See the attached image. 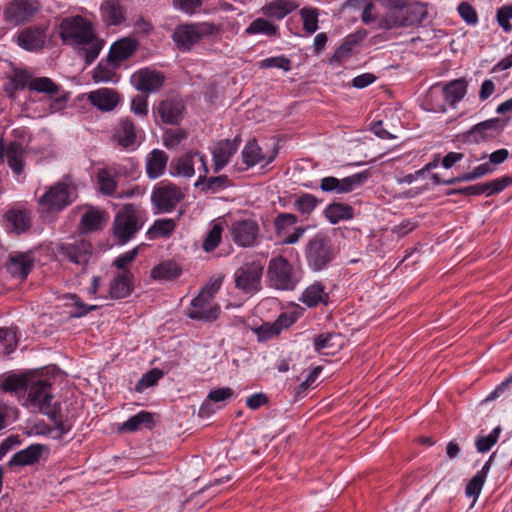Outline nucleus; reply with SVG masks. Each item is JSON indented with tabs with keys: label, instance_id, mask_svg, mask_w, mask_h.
I'll return each mask as SVG.
<instances>
[{
	"label": "nucleus",
	"instance_id": "obj_15",
	"mask_svg": "<svg viewBox=\"0 0 512 512\" xmlns=\"http://www.w3.org/2000/svg\"><path fill=\"white\" fill-rule=\"evenodd\" d=\"M137 133L134 122L128 117H123L113 128L112 140L122 149L134 150L137 146Z\"/></svg>",
	"mask_w": 512,
	"mask_h": 512
},
{
	"label": "nucleus",
	"instance_id": "obj_58",
	"mask_svg": "<svg viewBox=\"0 0 512 512\" xmlns=\"http://www.w3.org/2000/svg\"><path fill=\"white\" fill-rule=\"evenodd\" d=\"M509 185H512L510 177L503 176L501 178L494 179L488 183L482 184V187H484V193H486L487 196H490L503 191Z\"/></svg>",
	"mask_w": 512,
	"mask_h": 512
},
{
	"label": "nucleus",
	"instance_id": "obj_35",
	"mask_svg": "<svg viewBox=\"0 0 512 512\" xmlns=\"http://www.w3.org/2000/svg\"><path fill=\"white\" fill-rule=\"evenodd\" d=\"M133 275L130 271L118 273L110 285V296L114 299H122L130 295Z\"/></svg>",
	"mask_w": 512,
	"mask_h": 512
},
{
	"label": "nucleus",
	"instance_id": "obj_11",
	"mask_svg": "<svg viewBox=\"0 0 512 512\" xmlns=\"http://www.w3.org/2000/svg\"><path fill=\"white\" fill-rule=\"evenodd\" d=\"M212 33V26L207 23L181 24L173 33V40L183 51H189L202 37Z\"/></svg>",
	"mask_w": 512,
	"mask_h": 512
},
{
	"label": "nucleus",
	"instance_id": "obj_5",
	"mask_svg": "<svg viewBox=\"0 0 512 512\" xmlns=\"http://www.w3.org/2000/svg\"><path fill=\"white\" fill-rule=\"evenodd\" d=\"M77 198L76 187L71 180L65 179L52 185L38 200L46 212H58L72 204Z\"/></svg>",
	"mask_w": 512,
	"mask_h": 512
},
{
	"label": "nucleus",
	"instance_id": "obj_39",
	"mask_svg": "<svg viewBox=\"0 0 512 512\" xmlns=\"http://www.w3.org/2000/svg\"><path fill=\"white\" fill-rule=\"evenodd\" d=\"M378 27L386 30L404 27L403 3L389 8L387 13L379 20Z\"/></svg>",
	"mask_w": 512,
	"mask_h": 512
},
{
	"label": "nucleus",
	"instance_id": "obj_26",
	"mask_svg": "<svg viewBox=\"0 0 512 512\" xmlns=\"http://www.w3.org/2000/svg\"><path fill=\"white\" fill-rule=\"evenodd\" d=\"M137 49V41L131 38H123L112 44L107 61L118 67L120 63L129 57Z\"/></svg>",
	"mask_w": 512,
	"mask_h": 512
},
{
	"label": "nucleus",
	"instance_id": "obj_32",
	"mask_svg": "<svg viewBox=\"0 0 512 512\" xmlns=\"http://www.w3.org/2000/svg\"><path fill=\"white\" fill-rule=\"evenodd\" d=\"M44 446L40 444H32L27 448L15 453L8 462L10 468L16 466H30L37 463L42 455Z\"/></svg>",
	"mask_w": 512,
	"mask_h": 512
},
{
	"label": "nucleus",
	"instance_id": "obj_51",
	"mask_svg": "<svg viewBox=\"0 0 512 512\" xmlns=\"http://www.w3.org/2000/svg\"><path fill=\"white\" fill-rule=\"evenodd\" d=\"M297 223V216L292 213H280L274 221L275 231L278 236H283L286 230Z\"/></svg>",
	"mask_w": 512,
	"mask_h": 512
},
{
	"label": "nucleus",
	"instance_id": "obj_46",
	"mask_svg": "<svg viewBox=\"0 0 512 512\" xmlns=\"http://www.w3.org/2000/svg\"><path fill=\"white\" fill-rule=\"evenodd\" d=\"M175 229V222L172 219L156 220L149 228L147 234L151 239L157 237H168Z\"/></svg>",
	"mask_w": 512,
	"mask_h": 512
},
{
	"label": "nucleus",
	"instance_id": "obj_53",
	"mask_svg": "<svg viewBox=\"0 0 512 512\" xmlns=\"http://www.w3.org/2000/svg\"><path fill=\"white\" fill-rule=\"evenodd\" d=\"M318 205V199L312 194H303L295 201V208L302 214L309 215Z\"/></svg>",
	"mask_w": 512,
	"mask_h": 512
},
{
	"label": "nucleus",
	"instance_id": "obj_56",
	"mask_svg": "<svg viewBox=\"0 0 512 512\" xmlns=\"http://www.w3.org/2000/svg\"><path fill=\"white\" fill-rule=\"evenodd\" d=\"M163 376V372L157 368H154L145 373L141 379L137 382L135 390L138 392L151 387L157 383V381Z\"/></svg>",
	"mask_w": 512,
	"mask_h": 512
},
{
	"label": "nucleus",
	"instance_id": "obj_2",
	"mask_svg": "<svg viewBox=\"0 0 512 512\" xmlns=\"http://www.w3.org/2000/svg\"><path fill=\"white\" fill-rule=\"evenodd\" d=\"M468 83L464 78H459L447 84L433 85L427 94V103L430 110L444 113L447 106L455 108L467 93Z\"/></svg>",
	"mask_w": 512,
	"mask_h": 512
},
{
	"label": "nucleus",
	"instance_id": "obj_48",
	"mask_svg": "<svg viewBox=\"0 0 512 512\" xmlns=\"http://www.w3.org/2000/svg\"><path fill=\"white\" fill-rule=\"evenodd\" d=\"M318 9L314 7H304L300 10V16L303 21V29L313 34L318 30Z\"/></svg>",
	"mask_w": 512,
	"mask_h": 512
},
{
	"label": "nucleus",
	"instance_id": "obj_63",
	"mask_svg": "<svg viewBox=\"0 0 512 512\" xmlns=\"http://www.w3.org/2000/svg\"><path fill=\"white\" fill-rule=\"evenodd\" d=\"M485 480L482 479V475H474L471 480L468 482L465 488V493L468 497H472L477 499L480 495Z\"/></svg>",
	"mask_w": 512,
	"mask_h": 512
},
{
	"label": "nucleus",
	"instance_id": "obj_41",
	"mask_svg": "<svg viewBox=\"0 0 512 512\" xmlns=\"http://www.w3.org/2000/svg\"><path fill=\"white\" fill-rule=\"evenodd\" d=\"M154 424L153 415L147 411H140L136 415L129 418L120 427L122 432H135L140 429L141 426L151 428Z\"/></svg>",
	"mask_w": 512,
	"mask_h": 512
},
{
	"label": "nucleus",
	"instance_id": "obj_20",
	"mask_svg": "<svg viewBox=\"0 0 512 512\" xmlns=\"http://www.w3.org/2000/svg\"><path fill=\"white\" fill-rule=\"evenodd\" d=\"M199 167L200 175L195 182V187H200L201 191L207 193H216L229 186V178L226 175H219L214 177H207L209 172L206 157H200Z\"/></svg>",
	"mask_w": 512,
	"mask_h": 512
},
{
	"label": "nucleus",
	"instance_id": "obj_1",
	"mask_svg": "<svg viewBox=\"0 0 512 512\" xmlns=\"http://www.w3.org/2000/svg\"><path fill=\"white\" fill-rule=\"evenodd\" d=\"M59 35L63 43L83 47L87 64H91L99 55L103 43L94 33L92 25L81 16L64 18L59 26Z\"/></svg>",
	"mask_w": 512,
	"mask_h": 512
},
{
	"label": "nucleus",
	"instance_id": "obj_4",
	"mask_svg": "<svg viewBox=\"0 0 512 512\" xmlns=\"http://www.w3.org/2000/svg\"><path fill=\"white\" fill-rule=\"evenodd\" d=\"M27 405L49 416L54 422L60 419L59 409L52 403L51 385L47 380L39 379L26 384Z\"/></svg>",
	"mask_w": 512,
	"mask_h": 512
},
{
	"label": "nucleus",
	"instance_id": "obj_34",
	"mask_svg": "<svg viewBox=\"0 0 512 512\" xmlns=\"http://www.w3.org/2000/svg\"><path fill=\"white\" fill-rule=\"evenodd\" d=\"M25 151L22 145L16 141L10 142L6 146L4 160L6 159L8 166L16 175H20L24 169Z\"/></svg>",
	"mask_w": 512,
	"mask_h": 512
},
{
	"label": "nucleus",
	"instance_id": "obj_25",
	"mask_svg": "<svg viewBox=\"0 0 512 512\" xmlns=\"http://www.w3.org/2000/svg\"><path fill=\"white\" fill-rule=\"evenodd\" d=\"M89 102L103 112H110L119 103V95L116 91L108 88H100L88 94Z\"/></svg>",
	"mask_w": 512,
	"mask_h": 512
},
{
	"label": "nucleus",
	"instance_id": "obj_12",
	"mask_svg": "<svg viewBox=\"0 0 512 512\" xmlns=\"http://www.w3.org/2000/svg\"><path fill=\"white\" fill-rule=\"evenodd\" d=\"M368 178V171L355 173L342 179L327 176L321 179L319 188L325 193L347 194L361 187Z\"/></svg>",
	"mask_w": 512,
	"mask_h": 512
},
{
	"label": "nucleus",
	"instance_id": "obj_44",
	"mask_svg": "<svg viewBox=\"0 0 512 512\" xmlns=\"http://www.w3.org/2000/svg\"><path fill=\"white\" fill-rule=\"evenodd\" d=\"M99 191L106 196H114L117 188L115 176L107 169H100L96 175Z\"/></svg>",
	"mask_w": 512,
	"mask_h": 512
},
{
	"label": "nucleus",
	"instance_id": "obj_8",
	"mask_svg": "<svg viewBox=\"0 0 512 512\" xmlns=\"http://www.w3.org/2000/svg\"><path fill=\"white\" fill-rule=\"evenodd\" d=\"M29 91L43 94L48 101L49 113L63 110L69 99V94L48 77H31Z\"/></svg>",
	"mask_w": 512,
	"mask_h": 512
},
{
	"label": "nucleus",
	"instance_id": "obj_57",
	"mask_svg": "<svg viewBox=\"0 0 512 512\" xmlns=\"http://www.w3.org/2000/svg\"><path fill=\"white\" fill-rule=\"evenodd\" d=\"M284 317H278L273 323H264L258 329V336L261 340H267L274 336H277L281 332V325H283Z\"/></svg>",
	"mask_w": 512,
	"mask_h": 512
},
{
	"label": "nucleus",
	"instance_id": "obj_14",
	"mask_svg": "<svg viewBox=\"0 0 512 512\" xmlns=\"http://www.w3.org/2000/svg\"><path fill=\"white\" fill-rule=\"evenodd\" d=\"M40 9L37 0H12L4 10L5 20L19 25L29 21Z\"/></svg>",
	"mask_w": 512,
	"mask_h": 512
},
{
	"label": "nucleus",
	"instance_id": "obj_23",
	"mask_svg": "<svg viewBox=\"0 0 512 512\" xmlns=\"http://www.w3.org/2000/svg\"><path fill=\"white\" fill-rule=\"evenodd\" d=\"M239 141L235 138L233 141L229 139L221 140L215 146L213 156V171L219 173L231 160V157L238 149Z\"/></svg>",
	"mask_w": 512,
	"mask_h": 512
},
{
	"label": "nucleus",
	"instance_id": "obj_28",
	"mask_svg": "<svg viewBox=\"0 0 512 512\" xmlns=\"http://www.w3.org/2000/svg\"><path fill=\"white\" fill-rule=\"evenodd\" d=\"M31 77L32 75L26 70L13 69L4 83V92L9 98L14 99L17 91L23 90L25 87L29 88Z\"/></svg>",
	"mask_w": 512,
	"mask_h": 512
},
{
	"label": "nucleus",
	"instance_id": "obj_19",
	"mask_svg": "<svg viewBox=\"0 0 512 512\" xmlns=\"http://www.w3.org/2000/svg\"><path fill=\"white\" fill-rule=\"evenodd\" d=\"M209 298L199 294L191 302L187 315L193 320H201L212 322L216 320L220 313V308L217 305H210Z\"/></svg>",
	"mask_w": 512,
	"mask_h": 512
},
{
	"label": "nucleus",
	"instance_id": "obj_42",
	"mask_svg": "<svg viewBox=\"0 0 512 512\" xmlns=\"http://www.w3.org/2000/svg\"><path fill=\"white\" fill-rule=\"evenodd\" d=\"M5 218L17 234L25 232L30 227V217L26 211L9 210L5 214Z\"/></svg>",
	"mask_w": 512,
	"mask_h": 512
},
{
	"label": "nucleus",
	"instance_id": "obj_52",
	"mask_svg": "<svg viewBox=\"0 0 512 512\" xmlns=\"http://www.w3.org/2000/svg\"><path fill=\"white\" fill-rule=\"evenodd\" d=\"M259 68L267 69V68H278L284 71H289L291 69V61L284 55L275 56L263 59L259 62Z\"/></svg>",
	"mask_w": 512,
	"mask_h": 512
},
{
	"label": "nucleus",
	"instance_id": "obj_31",
	"mask_svg": "<svg viewBox=\"0 0 512 512\" xmlns=\"http://www.w3.org/2000/svg\"><path fill=\"white\" fill-rule=\"evenodd\" d=\"M200 157H205L198 151H190L178 157L172 162V175L190 178L195 174L194 164L197 159L200 162Z\"/></svg>",
	"mask_w": 512,
	"mask_h": 512
},
{
	"label": "nucleus",
	"instance_id": "obj_55",
	"mask_svg": "<svg viewBox=\"0 0 512 512\" xmlns=\"http://www.w3.org/2000/svg\"><path fill=\"white\" fill-rule=\"evenodd\" d=\"M186 138L187 133L183 129H169L163 135V143L168 149H173Z\"/></svg>",
	"mask_w": 512,
	"mask_h": 512
},
{
	"label": "nucleus",
	"instance_id": "obj_18",
	"mask_svg": "<svg viewBox=\"0 0 512 512\" xmlns=\"http://www.w3.org/2000/svg\"><path fill=\"white\" fill-rule=\"evenodd\" d=\"M47 27L34 25L23 29L17 36V44L27 51H38L44 47Z\"/></svg>",
	"mask_w": 512,
	"mask_h": 512
},
{
	"label": "nucleus",
	"instance_id": "obj_21",
	"mask_svg": "<svg viewBox=\"0 0 512 512\" xmlns=\"http://www.w3.org/2000/svg\"><path fill=\"white\" fill-rule=\"evenodd\" d=\"M34 265V259L30 253L16 252L10 254L6 262L7 272L16 279L24 280L29 275Z\"/></svg>",
	"mask_w": 512,
	"mask_h": 512
},
{
	"label": "nucleus",
	"instance_id": "obj_60",
	"mask_svg": "<svg viewBox=\"0 0 512 512\" xmlns=\"http://www.w3.org/2000/svg\"><path fill=\"white\" fill-rule=\"evenodd\" d=\"M354 44V40H352L351 38H347L346 41L339 48L336 49V51L334 52L333 56L330 59V62H336L338 64L344 62L351 56Z\"/></svg>",
	"mask_w": 512,
	"mask_h": 512
},
{
	"label": "nucleus",
	"instance_id": "obj_13",
	"mask_svg": "<svg viewBox=\"0 0 512 512\" xmlns=\"http://www.w3.org/2000/svg\"><path fill=\"white\" fill-rule=\"evenodd\" d=\"M229 231L236 245L254 247L258 243L260 226L254 219H241L232 222Z\"/></svg>",
	"mask_w": 512,
	"mask_h": 512
},
{
	"label": "nucleus",
	"instance_id": "obj_29",
	"mask_svg": "<svg viewBox=\"0 0 512 512\" xmlns=\"http://www.w3.org/2000/svg\"><path fill=\"white\" fill-rule=\"evenodd\" d=\"M168 154L160 149H153L146 157V173L148 178L157 179L161 177L167 167Z\"/></svg>",
	"mask_w": 512,
	"mask_h": 512
},
{
	"label": "nucleus",
	"instance_id": "obj_7",
	"mask_svg": "<svg viewBox=\"0 0 512 512\" xmlns=\"http://www.w3.org/2000/svg\"><path fill=\"white\" fill-rule=\"evenodd\" d=\"M267 277L270 286L278 290H294L299 282L293 265L283 256L273 257L269 261Z\"/></svg>",
	"mask_w": 512,
	"mask_h": 512
},
{
	"label": "nucleus",
	"instance_id": "obj_27",
	"mask_svg": "<svg viewBox=\"0 0 512 512\" xmlns=\"http://www.w3.org/2000/svg\"><path fill=\"white\" fill-rule=\"evenodd\" d=\"M108 220L105 211L98 208H89L81 217L79 229L82 233H91L101 230Z\"/></svg>",
	"mask_w": 512,
	"mask_h": 512
},
{
	"label": "nucleus",
	"instance_id": "obj_38",
	"mask_svg": "<svg viewBox=\"0 0 512 512\" xmlns=\"http://www.w3.org/2000/svg\"><path fill=\"white\" fill-rule=\"evenodd\" d=\"M247 35L263 34L268 37H279V27L266 18L259 17L245 29Z\"/></svg>",
	"mask_w": 512,
	"mask_h": 512
},
{
	"label": "nucleus",
	"instance_id": "obj_33",
	"mask_svg": "<svg viewBox=\"0 0 512 512\" xmlns=\"http://www.w3.org/2000/svg\"><path fill=\"white\" fill-rule=\"evenodd\" d=\"M100 10L104 22L108 25H119L125 20V10L119 0H105Z\"/></svg>",
	"mask_w": 512,
	"mask_h": 512
},
{
	"label": "nucleus",
	"instance_id": "obj_30",
	"mask_svg": "<svg viewBox=\"0 0 512 512\" xmlns=\"http://www.w3.org/2000/svg\"><path fill=\"white\" fill-rule=\"evenodd\" d=\"M299 4L294 0H273L265 4L261 11L263 15L270 19L282 20L288 14L298 8Z\"/></svg>",
	"mask_w": 512,
	"mask_h": 512
},
{
	"label": "nucleus",
	"instance_id": "obj_24",
	"mask_svg": "<svg viewBox=\"0 0 512 512\" xmlns=\"http://www.w3.org/2000/svg\"><path fill=\"white\" fill-rule=\"evenodd\" d=\"M154 113L163 123L176 125L183 117L184 105L179 100H163L158 104Z\"/></svg>",
	"mask_w": 512,
	"mask_h": 512
},
{
	"label": "nucleus",
	"instance_id": "obj_45",
	"mask_svg": "<svg viewBox=\"0 0 512 512\" xmlns=\"http://www.w3.org/2000/svg\"><path fill=\"white\" fill-rule=\"evenodd\" d=\"M243 162L249 166H255L264 160L262 150L257 144L256 140H250L242 151Z\"/></svg>",
	"mask_w": 512,
	"mask_h": 512
},
{
	"label": "nucleus",
	"instance_id": "obj_47",
	"mask_svg": "<svg viewBox=\"0 0 512 512\" xmlns=\"http://www.w3.org/2000/svg\"><path fill=\"white\" fill-rule=\"evenodd\" d=\"M17 346L16 332L12 328H0V355L5 356Z\"/></svg>",
	"mask_w": 512,
	"mask_h": 512
},
{
	"label": "nucleus",
	"instance_id": "obj_50",
	"mask_svg": "<svg viewBox=\"0 0 512 512\" xmlns=\"http://www.w3.org/2000/svg\"><path fill=\"white\" fill-rule=\"evenodd\" d=\"M322 371L321 366L315 367L312 371L309 372L306 379L298 385L295 390V396L298 398H302L307 394V391L316 387V380L319 377Z\"/></svg>",
	"mask_w": 512,
	"mask_h": 512
},
{
	"label": "nucleus",
	"instance_id": "obj_3",
	"mask_svg": "<svg viewBox=\"0 0 512 512\" xmlns=\"http://www.w3.org/2000/svg\"><path fill=\"white\" fill-rule=\"evenodd\" d=\"M146 214L139 206L135 204H125L117 212L114 223L113 233L120 244L127 243L143 227Z\"/></svg>",
	"mask_w": 512,
	"mask_h": 512
},
{
	"label": "nucleus",
	"instance_id": "obj_49",
	"mask_svg": "<svg viewBox=\"0 0 512 512\" xmlns=\"http://www.w3.org/2000/svg\"><path fill=\"white\" fill-rule=\"evenodd\" d=\"M501 427H495L492 432L486 436H479L475 441V446L478 452H488L498 441L501 434Z\"/></svg>",
	"mask_w": 512,
	"mask_h": 512
},
{
	"label": "nucleus",
	"instance_id": "obj_61",
	"mask_svg": "<svg viewBox=\"0 0 512 512\" xmlns=\"http://www.w3.org/2000/svg\"><path fill=\"white\" fill-rule=\"evenodd\" d=\"M116 67L114 66V68H110L108 66V64H104L103 62H100L97 67L94 69V72H93V79L95 82H109V81H113L116 73H115V69Z\"/></svg>",
	"mask_w": 512,
	"mask_h": 512
},
{
	"label": "nucleus",
	"instance_id": "obj_6",
	"mask_svg": "<svg viewBox=\"0 0 512 512\" xmlns=\"http://www.w3.org/2000/svg\"><path fill=\"white\" fill-rule=\"evenodd\" d=\"M335 251L330 238L324 234H316L306 245L305 257L313 271H321L333 260Z\"/></svg>",
	"mask_w": 512,
	"mask_h": 512
},
{
	"label": "nucleus",
	"instance_id": "obj_62",
	"mask_svg": "<svg viewBox=\"0 0 512 512\" xmlns=\"http://www.w3.org/2000/svg\"><path fill=\"white\" fill-rule=\"evenodd\" d=\"M510 19H512L511 5H504L497 10V22L505 32H509L512 29V26L509 22Z\"/></svg>",
	"mask_w": 512,
	"mask_h": 512
},
{
	"label": "nucleus",
	"instance_id": "obj_37",
	"mask_svg": "<svg viewBox=\"0 0 512 512\" xmlns=\"http://www.w3.org/2000/svg\"><path fill=\"white\" fill-rule=\"evenodd\" d=\"M404 27L421 23L427 16V8L424 3L413 1L411 3L403 2Z\"/></svg>",
	"mask_w": 512,
	"mask_h": 512
},
{
	"label": "nucleus",
	"instance_id": "obj_36",
	"mask_svg": "<svg viewBox=\"0 0 512 512\" xmlns=\"http://www.w3.org/2000/svg\"><path fill=\"white\" fill-rule=\"evenodd\" d=\"M324 215L331 224H337L340 221L352 219L354 209L346 203L333 202L325 208Z\"/></svg>",
	"mask_w": 512,
	"mask_h": 512
},
{
	"label": "nucleus",
	"instance_id": "obj_54",
	"mask_svg": "<svg viewBox=\"0 0 512 512\" xmlns=\"http://www.w3.org/2000/svg\"><path fill=\"white\" fill-rule=\"evenodd\" d=\"M222 226L220 224H214L208 232L203 242V249L206 252L213 251L221 241Z\"/></svg>",
	"mask_w": 512,
	"mask_h": 512
},
{
	"label": "nucleus",
	"instance_id": "obj_43",
	"mask_svg": "<svg viewBox=\"0 0 512 512\" xmlns=\"http://www.w3.org/2000/svg\"><path fill=\"white\" fill-rule=\"evenodd\" d=\"M181 269L173 261H165L154 267L151 276L159 280H173L180 276Z\"/></svg>",
	"mask_w": 512,
	"mask_h": 512
},
{
	"label": "nucleus",
	"instance_id": "obj_22",
	"mask_svg": "<svg viewBox=\"0 0 512 512\" xmlns=\"http://www.w3.org/2000/svg\"><path fill=\"white\" fill-rule=\"evenodd\" d=\"M132 82L138 91L155 92L163 85L164 76L160 72L141 69L134 73Z\"/></svg>",
	"mask_w": 512,
	"mask_h": 512
},
{
	"label": "nucleus",
	"instance_id": "obj_17",
	"mask_svg": "<svg viewBox=\"0 0 512 512\" xmlns=\"http://www.w3.org/2000/svg\"><path fill=\"white\" fill-rule=\"evenodd\" d=\"M500 119L493 118L474 125L466 134L465 141L469 143H480L495 138L502 131Z\"/></svg>",
	"mask_w": 512,
	"mask_h": 512
},
{
	"label": "nucleus",
	"instance_id": "obj_64",
	"mask_svg": "<svg viewBox=\"0 0 512 512\" xmlns=\"http://www.w3.org/2000/svg\"><path fill=\"white\" fill-rule=\"evenodd\" d=\"M458 12L461 18L469 25H475L478 22L476 10L467 2H462L458 6Z\"/></svg>",
	"mask_w": 512,
	"mask_h": 512
},
{
	"label": "nucleus",
	"instance_id": "obj_40",
	"mask_svg": "<svg viewBox=\"0 0 512 512\" xmlns=\"http://www.w3.org/2000/svg\"><path fill=\"white\" fill-rule=\"evenodd\" d=\"M328 295L324 292V286L319 283H313L302 293L300 300L308 307H315L320 302L326 303Z\"/></svg>",
	"mask_w": 512,
	"mask_h": 512
},
{
	"label": "nucleus",
	"instance_id": "obj_9",
	"mask_svg": "<svg viewBox=\"0 0 512 512\" xmlns=\"http://www.w3.org/2000/svg\"><path fill=\"white\" fill-rule=\"evenodd\" d=\"M263 265L259 261L245 263L235 271V286L245 294H252L261 289Z\"/></svg>",
	"mask_w": 512,
	"mask_h": 512
},
{
	"label": "nucleus",
	"instance_id": "obj_59",
	"mask_svg": "<svg viewBox=\"0 0 512 512\" xmlns=\"http://www.w3.org/2000/svg\"><path fill=\"white\" fill-rule=\"evenodd\" d=\"M65 298L71 300L72 305L76 308V311L71 313L72 317L80 318L97 309L96 305H86L83 303L76 294H67Z\"/></svg>",
	"mask_w": 512,
	"mask_h": 512
},
{
	"label": "nucleus",
	"instance_id": "obj_16",
	"mask_svg": "<svg viewBox=\"0 0 512 512\" xmlns=\"http://www.w3.org/2000/svg\"><path fill=\"white\" fill-rule=\"evenodd\" d=\"M57 252L75 264L86 265L92 254V245L85 239H77L72 243L58 245Z\"/></svg>",
	"mask_w": 512,
	"mask_h": 512
},
{
	"label": "nucleus",
	"instance_id": "obj_10",
	"mask_svg": "<svg viewBox=\"0 0 512 512\" xmlns=\"http://www.w3.org/2000/svg\"><path fill=\"white\" fill-rule=\"evenodd\" d=\"M183 198L184 194L181 189L167 181L158 183L151 194L153 205L164 213L173 211Z\"/></svg>",
	"mask_w": 512,
	"mask_h": 512
}]
</instances>
